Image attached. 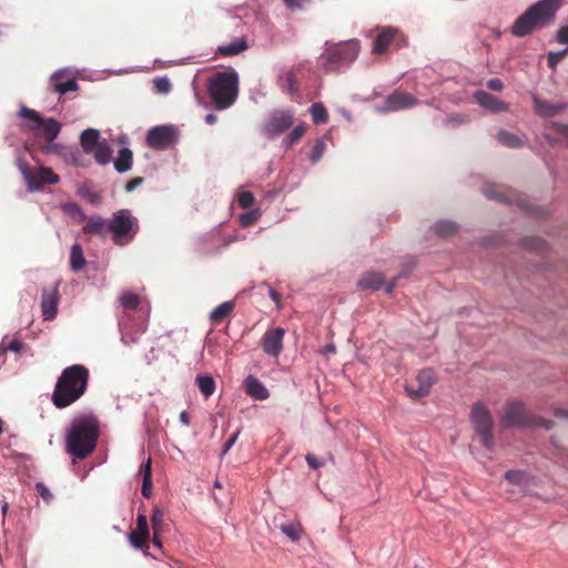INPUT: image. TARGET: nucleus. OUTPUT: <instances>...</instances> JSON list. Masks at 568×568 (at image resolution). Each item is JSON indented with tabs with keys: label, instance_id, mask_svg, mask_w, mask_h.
Instances as JSON below:
<instances>
[{
	"label": "nucleus",
	"instance_id": "nucleus-1",
	"mask_svg": "<svg viewBox=\"0 0 568 568\" xmlns=\"http://www.w3.org/2000/svg\"><path fill=\"white\" fill-rule=\"evenodd\" d=\"M100 420L92 413L75 416L65 433V450L79 459L91 455L98 444Z\"/></svg>",
	"mask_w": 568,
	"mask_h": 568
},
{
	"label": "nucleus",
	"instance_id": "nucleus-2",
	"mask_svg": "<svg viewBox=\"0 0 568 568\" xmlns=\"http://www.w3.org/2000/svg\"><path fill=\"white\" fill-rule=\"evenodd\" d=\"M89 376V369L80 364L64 368L54 386L53 405L62 409L80 399L87 392Z\"/></svg>",
	"mask_w": 568,
	"mask_h": 568
},
{
	"label": "nucleus",
	"instance_id": "nucleus-3",
	"mask_svg": "<svg viewBox=\"0 0 568 568\" xmlns=\"http://www.w3.org/2000/svg\"><path fill=\"white\" fill-rule=\"evenodd\" d=\"M562 4L564 0L537 1L515 20L510 28L511 34L523 38L531 34L536 30L550 26L555 21L556 13Z\"/></svg>",
	"mask_w": 568,
	"mask_h": 568
},
{
	"label": "nucleus",
	"instance_id": "nucleus-4",
	"mask_svg": "<svg viewBox=\"0 0 568 568\" xmlns=\"http://www.w3.org/2000/svg\"><path fill=\"white\" fill-rule=\"evenodd\" d=\"M209 95L217 110L234 104L239 95V75L235 71H219L207 81Z\"/></svg>",
	"mask_w": 568,
	"mask_h": 568
},
{
	"label": "nucleus",
	"instance_id": "nucleus-5",
	"mask_svg": "<svg viewBox=\"0 0 568 568\" xmlns=\"http://www.w3.org/2000/svg\"><path fill=\"white\" fill-rule=\"evenodd\" d=\"M139 229V220L128 209L115 211L108 221V231L112 233L113 242L119 245L132 241Z\"/></svg>",
	"mask_w": 568,
	"mask_h": 568
},
{
	"label": "nucleus",
	"instance_id": "nucleus-6",
	"mask_svg": "<svg viewBox=\"0 0 568 568\" xmlns=\"http://www.w3.org/2000/svg\"><path fill=\"white\" fill-rule=\"evenodd\" d=\"M501 423L505 427L539 426L545 429H551L554 427L552 420L530 415L525 405L520 402H509L505 405Z\"/></svg>",
	"mask_w": 568,
	"mask_h": 568
},
{
	"label": "nucleus",
	"instance_id": "nucleus-7",
	"mask_svg": "<svg viewBox=\"0 0 568 568\" xmlns=\"http://www.w3.org/2000/svg\"><path fill=\"white\" fill-rule=\"evenodd\" d=\"M470 423L479 437L480 443L488 449H491L494 446V436H493V416L485 404L478 402L475 403L471 412H470Z\"/></svg>",
	"mask_w": 568,
	"mask_h": 568
},
{
	"label": "nucleus",
	"instance_id": "nucleus-8",
	"mask_svg": "<svg viewBox=\"0 0 568 568\" xmlns=\"http://www.w3.org/2000/svg\"><path fill=\"white\" fill-rule=\"evenodd\" d=\"M358 51L359 45L356 41L337 45L327 50V52L321 57L322 65L325 71H336L342 65L353 62L357 58Z\"/></svg>",
	"mask_w": 568,
	"mask_h": 568
},
{
	"label": "nucleus",
	"instance_id": "nucleus-9",
	"mask_svg": "<svg viewBox=\"0 0 568 568\" xmlns=\"http://www.w3.org/2000/svg\"><path fill=\"white\" fill-rule=\"evenodd\" d=\"M19 169L30 192L40 191L45 184H55L60 180L52 169L47 166L33 169L22 160L19 161Z\"/></svg>",
	"mask_w": 568,
	"mask_h": 568
},
{
	"label": "nucleus",
	"instance_id": "nucleus-10",
	"mask_svg": "<svg viewBox=\"0 0 568 568\" xmlns=\"http://www.w3.org/2000/svg\"><path fill=\"white\" fill-rule=\"evenodd\" d=\"M20 116L27 119L29 122L27 126L31 131L42 130L45 140L52 142L55 140L61 131V124L54 119H42L40 114L27 106L20 109Z\"/></svg>",
	"mask_w": 568,
	"mask_h": 568
},
{
	"label": "nucleus",
	"instance_id": "nucleus-11",
	"mask_svg": "<svg viewBox=\"0 0 568 568\" xmlns=\"http://www.w3.org/2000/svg\"><path fill=\"white\" fill-rule=\"evenodd\" d=\"M178 140V133L172 125H158L149 130L146 144L154 150H166Z\"/></svg>",
	"mask_w": 568,
	"mask_h": 568
},
{
	"label": "nucleus",
	"instance_id": "nucleus-12",
	"mask_svg": "<svg viewBox=\"0 0 568 568\" xmlns=\"http://www.w3.org/2000/svg\"><path fill=\"white\" fill-rule=\"evenodd\" d=\"M434 383V371L423 369L417 373L414 379L406 382L405 389L410 397L420 398L429 394Z\"/></svg>",
	"mask_w": 568,
	"mask_h": 568
},
{
	"label": "nucleus",
	"instance_id": "nucleus-13",
	"mask_svg": "<svg viewBox=\"0 0 568 568\" xmlns=\"http://www.w3.org/2000/svg\"><path fill=\"white\" fill-rule=\"evenodd\" d=\"M293 122L294 114L291 111L276 110L268 115L264 124V132L268 138H274L290 129Z\"/></svg>",
	"mask_w": 568,
	"mask_h": 568
},
{
	"label": "nucleus",
	"instance_id": "nucleus-14",
	"mask_svg": "<svg viewBox=\"0 0 568 568\" xmlns=\"http://www.w3.org/2000/svg\"><path fill=\"white\" fill-rule=\"evenodd\" d=\"M285 331L282 327H275L265 332L262 337L261 346L264 353L277 357L283 348V338Z\"/></svg>",
	"mask_w": 568,
	"mask_h": 568
},
{
	"label": "nucleus",
	"instance_id": "nucleus-15",
	"mask_svg": "<svg viewBox=\"0 0 568 568\" xmlns=\"http://www.w3.org/2000/svg\"><path fill=\"white\" fill-rule=\"evenodd\" d=\"M418 103L412 94L404 91H395L389 94L385 101V109L387 111H397L408 109Z\"/></svg>",
	"mask_w": 568,
	"mask_h": 568
},
{
	"label": "nucleus",
	"instance_id": "nucleus-16",
	"mask_svg": "<svg viewBox=\"0 0 568 568\" xmlns=\"http://www.w3.org/2000/svg\"><path fill=\"white\" fill-rule=\"evenodd\" d=\"M58 285L42 290L41 311L45 321L53 320L57 315Z\"/></svg>",
	"mask_w": 568,
	"mask_h": 568
},
{
	"label": "nucleus",
	"instance_id": "nucleus-17",
	"mask_svg": "<svg viewBox=\"0 0 568 568\" xmlns=\"http://www.w3.org/2000/svg\"><path fill=\"white\" fill-rule=\"evenodd\" d=\"M150 537L148 517L144 514L139 513L136 518V529L131 532L130 541L135 548L146 547V541Z\"/></svg>",
	"mask_w": 568,
	"mask_h": 568
},
{
	"label": "nucleus",
	"instance_id": "nucleus-18",
	"mask_svg": "<svg viewBox=\"0 0 568 568\" xmlns=\"http://www.w3.org/2000/svg\"><path fill=\"white\" fill-rule=\"evenodd\" d=\"M399 31L393 27H384L381 29L378 34L376 36L373 44V53L383 54L385 53L389 45L395 41L396 36Z\"/></svg>",
	"mask_w": 568,
	"mask_h": 568
},
{
	"label": "nucleus",
	"instance_id": "nucleus-19",
	"mask_svg": "<svg viewBox=\"0 0 568 568\" xmlns=\"http://www.w3.org/2000/svg\"><path fill=\"white\" fill-rule=\"evenodd\" d=\"M474 98L480 106L491 112H505L509 109V104L507 102H504L483 90L476 91Z\"/></svg>",
	"mask_w": 568,
	"mask_h": 568
},
{
	"label": "nucleus",
	"instance_id": "nucleus-20",
	"mask_svg": "<svg viewBox=\"0 0 568 568\" xmlns=\"http://www.w3.org/2000/svg\"><path fill=\"white\" fill-rule=\"evenodd\" d=\"M65 71L60 70L52 74L51 77V88L53 92H57L59 94H65L68 92L78 91L79 84L78 81L73 79H69L64 82H61L60 80L64 77Z\"/></svg>",
	"mask_w": 568,
	"mask_h": 568
},
{
	"label": "nucleus",
	"instance_id": "nucleus-21",
	"mask_svg": "<svg viewBox=\"0 0 568 568\" xmlns=\"http://www.w3.org/2000/svg\"><path fill=\"white\" fill-rule=\"evenodd\" d=\"M244 385L247 395L255 399L264 400L270 396L267 388L253 375L245 378Z\"/></svg>",
	"mask_w": 568,
	"mask_h": 568
},
{
	"label": "nucleus",
	"instance_id": "nucleus-22",
	"mask_svg": "<svg viewBox=\"0 0 568 568\" xmlns=\"http://www.w3.org/2000/svg\"><path fill=\"white\" fill-rule=\"evenodd\" d=\"M532 102H534L535 112L540 116H547V118L555 116L566 108L565 104H561V103L552 104V103H549L547 101L539 99L536 95L532 97Z\"/></svg>",
	"mask_w": 568,
	"mask_h": 568
},
{
	"label": "nucleus",
	"instance_id": "nucleus-23",
	"mask_svg": "<svg viewBox=\"0 0 568 568\" xmlns=\"http://www.w3.org/2000/svg\"><path fill=\"white\" fill-rule=\"evenodd\" d=\"M100 142V132L97 129H87L81 133L80 144L87 154H92Z\"/></svg>",
	"mask_w": 568,
	"mask_h": 568
},
{
	"label": "nucleus",
	"instance_id": "nucleus-24",
	"mask_svg": "<svg viewBox=\"0 0 568 568\" xmlns=\"http://www.w3.org/2000/svg\"><path fill=\"white\" fill-rule=\"evenodd\" d=\"M384 284V276L377 272H367L358 280V287L362 290H379Z\"/></svg>",
	"mask_w": 568,
	"mask_h": 568
},
{
	"label": "nucleus",
	"instance_id": "nucleus-25",
	"mask_svg": "<svg viewBox=\"0 0 568 568\" xmlns=\"http://www.w3.org/2000/svg\"><path fill=\"white\" fill-rule=\"evenodd\" d=\"M484 194L491 200H496L501 203H510L511 202V193L510 191L495 184L486 185L483 189Z\"/></svg>",
	"mask_w": 568,
	"mask_h": 568
},
{
	"label": "nucleus",
	"instance_id": "nucleus-26",
	"mask_svg": "<svg viewBox=\"0 0 568 568\" xmlns=\"http://www.w3.org/2000/svg\"><path fill=\"white\" fill-rule=\"evenodd\" d=\"M85 221L82 229L85 234H101L104 229L108 230V222L100 215L87 216Z\"/></svg>",
	"mask_w": 568,
	"mask_h": 568
},
{
	"label": "nucleus",
	"instance_id": "nucleus-27",
	"mask_svg": "<svg viewBox=\"0 0 568 568\" xmlns=\"http://www.w3.org/2000/svg\"><path fill=\"white\" fill-rule=\"evenodd\" d=\"M133 153L130 149L123 148L119 152L118 159L114 161V168L118 172H128L132 166Z\"/></svg>",
	"mask_w": 568,
	"mask_h": 568
},
{
	"label": "nucleus",
	"instance_id": "nucleus-28",
	"mask_svg": "<svg viewBox=\"0 0 568 568\" xmlns=\"http://www.w3.org/2000/svg\"><path fill=\"white\" fill-rule=\"evenodd\" d=\"M234 302L227 301L216 306L211 315L210 320L213 324H220L225 317H227L234 310Z\"/></svg>",
	"mask_w": 568,
	"mask_h": 568
},
{
	"label": "nucleus",
	"instance_id": "nucleus-29",
	"mask_svg": "<svg viewBox=\"0 0 568 568\" xmlns=\"http://www.w3.org/2000/svg\"><path fill=\"white\" fill-rule=\"evenodd\" d=\"M70 265L75 272L83 268L85 265V258L83 256L82 246L79 243H74L70 252Z\"/></svg>",
	"mask_w": 568,
	"mask_h": 568
},
{
	"label": "nucleus",
	"instance_id": "nucleus-30",
	"mask_svg": "<svg viewBox=\"0 0 568 568\" xmlns=\"http://www.w3.org/2000/svg\"><path fill=\"white\" fill-rule=\"evenodd\" d=\"M246 49V41L244 39H241L235 42L219 47L217 52L223 57H231L239 54Z\"/></svg>",
	"mask_w": 568,
	"mask_h": 568
},
{
	"label": "nucleus",
	"instance_id": "nucleus-31",
	"mask_svg": "<svg viewBox=\"0 0 568 568\" xmlns=\"http://www.w3.org/2000/svg\"><path fill=\"white\" fill-rule=\"evenodd\" d=\"M196 385L205 398L213 395L215 390V381L210 375H200L196 377Z\"/></svg>",
	"mask_w": 568,
	"mask_h": 568
},
{
	"label": "nucleus",
	"instance_id": "nucleus-32",
	"mask_svg": "<svg viewBox=\"0 0 568 568\" xmlns=\"http://www.w3.org/2000/svg\"><path fill=\"white\" fill-rule=\"evenodd\" d=\"M141 470L143 473V481L141 493L143 497L150 498L152 493V471H151V459L142 465Z\"/></svg>",
	"mask_w": 568,
	"mask_h": 568
},
{
	"label": "nucleus",
	"instance_id": "nucleus-33",
	"mask_svg": "<svg viewBox=\"0 0 568 568\" xmlns=\"http://www.w3.org/2000/svg\"><path fill=\"white\" fill-rule=\"evenodd\" d=\"M92 154L98 163L106 164L111 160L112 150L108 142L104 140L98 144Z\"/></svg>",
	"mask_w": 568,
	"mask_h": 568
},
{
	"label": "nucleus",
	"instance_id": "nucleus-34",
	"mask_svg": "<svg viewBox=\"0 0 568 568\" xmlns=\"http://www.w3.org/2000/svg\"><path fill=\"white\" fill-rule=\"evenodd\" d=\"M497 140L500 144L507 148L517 149L523 146V142L517 135L505 130L497 133Z\"/></svg>",
	"mask_w": 568,
	"mask_h": 568
},
{
	"label": "nucleus",
	"instance_id": "nucleus-35",
	"mask_svg": "<svg viewBox=\"0 0 568 568\" xmlns=\"http://www.w3.org/2000/svg\"><path fill=\"white\" fill-rule=\"evenodd\" d=\"M433 230L438 236H449L456 233L457 225L452 221H439L434 224Z\"/></svg>",
	"mask_w": 568,
	"mask_h": 568
},
{
	"label": "nucleus",
	"instance_id": "nucleus-36",
	"mask_svg": "<svg viewBox=\"0 0 568 568\" xmlns=\"http://www.w3.org/2000/svg\"><path fill=\"white\" fill-rule=\"evenodd\" d=\"M121 305L126 310H135L141 303V298L138 294L132 292H125L120 297Z\"/></svg>",
	"mask_w": 568,
	"mask_h": 568
},
{
	"label": "nucleus",
	"instance_id": "nucleus-37",
	"mask_svg": "<svg viewBox=\"0 0 568 568\" xmlns=\"http://www.w3.org/2000/svg\"><path fill=\"white\" fill-rule=\"evenodd\" d=\"M310 111H311L313 121L316 124H318V123H326L327 122L328 113H327V110L325 109V106L322 103H314L311 106Z\"/></svg>",
	"mask_w": 568,
	"mask_h": 568
},
{
	"label": "nucleus",
	"instance_id": "nucleus-38",
	"mask_svg": "<svg viewBox=\"0 0 568 568\" xmlns=\"http://www.w3.org/2000/svg\"><path fill=\"white\" fill-rule=\"evenodd\" d=\"M523 246L530 251L544 252L547 248V243L540 237H527L523 241Z\"/></svg>",
	"mask_w": 568,
	"mask_h": 568
},
{
	"label": "nucleus",
	"instance_id": "nucleus-39",
	"mask_svg": "<svg viewBox=\"0 0 568 568\" xmlns=\"http://www.w3.org/2000/svg\"><path fill=\"white\" fill-rule=\"evenodd\" d=\"M282 531L292 540L297 541L301 539L303 528L300 524L283 525Z\"/></svg>",
	"mask_w": 568,
	"mask_h": 568
},
{
	"label": "nucleus",
	"instance_id": "nucleus-40",
	"mask_svg": "<svg viewBox=\"0 0 568 568\" xmlns=\"http://www.w3.org/2000/svg\"><path fill=\"white\" fill-rule=\"evenodd\" d=\"M62 207L65 213L73 216L78 221L87 220V215L84 214L83 210L77 203L69 202V203L63 204Z\"/></svg>",
	"mask_w": 568,
	"mask_h": 568
},
{
	"label": "nucleus",
	"instance_id": "nucleus-41",
	"mask_svg": "<svg viewBox=\"0 0 568 568\" xmlns=\"http://www.w3.org/2000/svg\"><path fill=\"white\" fill-rule=\"evenodd\" d=\"M305 133V126L304 125H297L293 129V131L283 140V144L286 148L292 146L294 143H296Z\"/></svg>",
	"mask_w": 568,
	"mask_h": 568
},
{
	"label": "nucleus",
	"instance_id": "nucleus-42",
	"mask_svg": "<svg viewBox=\"0 0 568 568\" xmlns=\"http://www.w3.org/2000/svg\"><path fill=\"white\" fill-rule=\"evenodd\" d=\"M21 348H22V343L20 339L13 338V339L7 342L6 338H3L0 344V355H4L8 351L18 353V352H20Z\"/></svg>",
	"mask_w": 568,
	"mask_h": 568
},
{
	"label": "nucleus",
	"instance_id": "nucleus-43",
	"mask_svg": "<svg viewBox=\"0 0 568 568\" xmlns=\"http://www.w3.org/2000/svg\"><path fill=\"white\" fill-rule=\"evenodd\" d=\"M255 197L252 192L243 191L237 196V203L242 209H248L254 204Z\"/></svg>",
	"mask_w": 568,
	"mask_h": 568
},
{
	"label": "nucleus",
	"instance_id": "nucleus-44",
	"mask_svg": "<svg viewBox=\"0 0 568 568\" xmlns=\"http://www.w3.org/2000/svg\"><path fill=\"white\" fill-rule=\"evenodd\" d=\"M568 50L557 51V52H549L547 57V64L549 68L555 69L557 64L565 58Z\"/></svg>",
	"mask_w": 568,
	"mask_h": 568
},
{
	"label": "nucleus",
	"instance_id": "nucleus-45",
	"mask_svg": "<svg viewBox=\"0 0 568 568\" xmlns=\"http://www.w3.org/2000/svg\"><path fill=\"white\" fill-rule=\"evenodd\" d=\"M505 479H507L510 484H521L526 479V474L520 470H508L505 474Z\"/></svg>",
	"mask_w": 568,
	"mask_h": 568
},
{
	"label": "nucleus",
	"instance_id": "nucleus-46",
	"mask_svg": "<svg viewBox=\"0 0 568 568\" xmlns=\"http://www.w3.org/2000/svg\"><path fill=\"white\" fill-rule=\"evenodd\" d=\"M154 89L158 93H168L170 92L172 85L168 78H158L153 81Z\"/></svg>",
	"mask_w": 568,
	"mask_h": 568
},
{
	"label": "nucleus",
	"instance_id": "nucleus-47",
	"mask_svg": "<svg viewBox=\"0 0 568 568\" xmlns=\"http://www.w3.org/2000/svg\"><path fill=\"white\" fill-rule=\"evenodd\" d=\"M282 80L284 82V87L290 91V92H295L297 90V87H296V80H295V74L293 71H286L284 73V75L282 77Z\"/></svg>",
	"mask_w": 568,
	"mask_h": 568
},
{
	"label": "nucleus",
	"instance_id": "nucleus-48",
	"mask_svg": "<svg viewBox=\"0 0 568 568\" xmlns=\"http://www.w3.org/2000/svg\"><path fill=\"white\" fill-rule=\"evenodd\" d=\"M324 149H325V143L322 140L316 141V143L313 146L312 155H311V161L313 163H316L320 161V159L322 158V155L324 153Z\"/></svg>",
	"mask_w": 568,
	"mask_h": 568
},
{
	"label": "nucleus",
	"instance_id": "nucleus-49",
	"mask_svg": "<svg viewBox=\"0 0 568 568\" xmlns=\"http://www.w3.org/2000/svg\"><path fill=\"white\" fill-rule=\"evenodd\" d=\"M258 216H260L258 211H251V212H246V213L242 214L240 216V220H241V223L243 226H250L257 221Z\"/></svg>",
	"mask_w": 568,
	"mask_h": 568
},
{
	"label": "nucleus",
	"instance_id": "nucleus-50",
	"mask_svg": "<svg viewBox=\"0 0 568 568\" xmlns=\"http://www.w3.org/2000/svg\"><path fill=\"white\" fill-rule=\"evenodd\" d=\"M163 517H164V514H163L162 509H160L159 507H154L153 513H152V518H151L153 530L160 529V527L163 523Z\"/></svg>",
	"mask_w": 568,
	"mask_h": 568
},
{
	"label": "nucleus",
	"instance_id": "nucleus-51",
	"mask_svg": "<svg viewBox=\"0 0 568 568\" xmlns=\"http://www.w3.org/2000/svg\"><path fill=\"white\" fill-rule=\"evenodd\" d=\"M36 489L45 501L52 500L53 495L50 493L49 488L43 483H38L36 485Z\"/></svg>",
	"mask_w": 568,
	"mask_h": 568
},
{
	"label": "nucleus",
	"instance_id": "nucleus-52",
	"mask_svg": "<svg viewBox=\"0 0 568 568\" xmlns=\"http://www.w3.org/2000/svg\"><path fill=\"white\" fill-rule=\"evenodd\" d=\"M306 463L307 465L312 468V469H318L320 467H322L324 465V462L318 459L315 455L313 454H307L306 457Z\"/></svg>",
	"mask_w": 568,
	"mask_h": 568
},
{
	"label": "nucleus",
	"instance_id": "nucleus-53",
	"mask_svg": "<svg viewBox=\"0 0 568 568\" xmlns=\"http://www.w3.org/2000/svg\"><path fill=\"white\" fill-rule=\"evenodd\" d=\"M557 40L561 44L568 43V24L561 27L557 32Z\"/></svg>",
	"mask_w": 568,
	"mask_h": 568
},
{
	"label": "nucleus",
	"instance_id": "nucleus-54",
	"mask_svg": "<svg viewBox=\"0 0 568 568\" xmlns=\"http://www.w3.org/2000/svg\"><path fill=\"white\" fill-rule=\"evenodd\" d=\"M488 89L493 91H501L504 89V83L498 78H493L487 82Z\"/></svg>",
	"mask_w": 568,
	"mask_h": 568
},
{
	"label": "nucleus",
	"instance_id": "nucleus-55",
	"mask_svg": "<svg viewBox=\"0 0 568 568\" xmlns=\"http://www.w3.org/2000/svg\"><path fill=\"white\" fill-rule=\"evenodd\" d=\"M143 183L142 178H134L131 181H129L125 185V190L128 192H132L135 187L140 186Z\"/></svg>",
	"mask_w": 568,
	"mask_h": 568
},
{
	"label": "nucleus",
	"instance_id": "nucleus-56",
	"mask_svg": "<svg viewBox=\"0 0 568 568\" xmlns=\"http://www.w3.org/2000/svg\"><path fill=\"white\" fill-rule=\"evenodd\" d=\"M237 437H239V433H235V434H233V435L227 439V442L224 444V447H223V452H222V454H223V455H224V454H226V453L231 449V447H232V446L234 445V443L236 442Z\"/></svg>",
	"mask_w": 568,
	"mask_h": 568
},
{
	"label": "nucleus",
	"instance_id": "nucleus-57",
	"mask_svg": "<svg viewBox=\"0 0 568 568\" xmlns=\"http://www.w3.org/2000/svg\"><path fill=\"white\" fill-rule=\"evenodd\" d=\"M291 10L301 9L304 0H283Z\"/></svg>",
	"mask_w": 568,
	"mask_h": 568
},
{
	"label": "nucleus",
	"instance_id": "nucleus-58",
	"mask_svg": "<svg viewBox=\"0 0 568 568\" xmlns=\"http://www.w3.org/2000/svg\"><path fill=\"white\" fill-rule=\"evenodd\" d=\"M558 132L565 139V144L568 148V125L558 124Z\"/></svg>",
	"mask_w": 568,
	"mask_h": 568
},
{
	"label": "nucleus",
	"instance_id": "nucleus-59",
	"mask_svg": "<svg viewBox=\"0 0 568 568\" xmlns=\"http://www.w3.org/2000/svg\"><path fill=\"white\" fill-rule=\"evenodd\" d=\"M180 420L181 423L184 425V426H189L190 425V416L187 414V412L183 410L181 414H180Z\"/></svg>",
	"mask_w": 568,
	"mask_h": 568
},
{
	"label": "nucleus",
	"instance_id": "nucleus-60",
	"mask_svg": "<svg viewBox=\"0 0 568 568\" xmlns=\"http://www.w3.org/2000/svg\"><path fill=\"white\" fill-rule=\"evenodd\" d=\"M555 415L559 418L568 419V410L562 408H557L555 410Z\"/></svg>",
	"mask_w": 568,
	"mask_h": 568
},
{
	"label": "nucleus",
	"instance_id": "nucleus-61",
	"mask_svg": "<svg viewBox=\"0 0 568 568\" xmlns=\"http://www.w3.org/2000/svg\"><path fill=\"white\" fill-rule=\"evenodd\" d=\"M159 530H153V538H152V542L154 546L161 548L162 547V544H161V540L159 538Z\"/></svg>",
	"mask_w": 568,
	"mask_h": 568
},
{
	"label": "nucleus",
	"instance_id": "nucleus-62",
	"mask_svg": "<svg viewBox=\"0 0 568 568\" xmlns=\"http://www.w3.org/2000/svg\"><path fill=\"white\" fill-rule=\"evenodd\" d=\"M216 121H217V116L215 114H213V113L206 114L205 122L207 124H214Z\"/></svg>",
	"mask_w": 568,
	"mask_h": 568
},
{
	"label": "nucleus",
	"instance_id": "nucleus-63",
	"mask_svg": "<svg viewBox=\"0 0 568 568\" xmlns=\"http://www.w3.org/2000/svg\"><path fill=\"white\" fill-rule=\"evenodd\" d=\"M270 297L275 302V303H278L280 302V294L277 292H275L274 290H270Z\"/></svg>",
	"mask_w": 568,
	"mask_h": 568
},
{
	"label": "nucleus",
	"instance_id": "nucleus-64",
	"mask_svg": "<svg viewBox=\"0 0 568 568\" xmlns=\"http://www.w3.org/2000/svg\"><path fill=\"white\" fill-rule=\"evenodd\" d=\"M89 200H90V202H92V203H99V202H100V195H99V194H97V193H91V194L89 195Z\"/></svg>",
	"mask_w": 568,
	"mask_h": 568
}]
</instances>
